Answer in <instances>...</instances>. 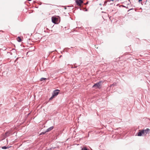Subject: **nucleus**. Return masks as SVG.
Wrapping results in <instances>:
<instances>
[{
  "instance_id": "obj_1",
  "label": "nucleus",
  "mask_w": 150,
  "mask_h": 150,
  "mask_svg": "<svg viewBox=\"0 0 150 150\" xmlns=\"http://www.w3.org/2000/svg\"><path fill=\"white\" fill-rule=\"evenodd\" d=\"M101 81H99V82L95 83L93 86V88L97 89L98 88L99 89L101 88Z\"/></svg>"
},
{
  "instance_id": "obj_2",
  "label": "nucleus",
  "mask_w": 150,
  "mask_h": 150,
  "mask_svg": "<svg viewBox=\"0 0 150 150\" xmlns=\"http://www.w3.org/2000/svg\"><path fill=\"white\" fill-rule=\"evenodd\" d=\"M76 5L79 6H81V4L83 3V1L82 0H76Z\"/></svg>"
},
{
  "instance_id": "obj_3",
  "label": "nucleus",
  "mask_w": 150,
  "mask_h": 150,
  "mask_svg": "<svg viewBox=\"0 0 150 150\" xmlns=\"http://www.w3.org/2000/svg\"><path fill=\"white\" fill-rule=\"evenodd\" d=\"M60 90L58 89H56L52 93V95L54 97L57 96L59 93Z\"/></svg>"
},
{
  "instance_id": "obj_4",
  "label": "nucleus",
  "mask_w": 150,
  "mask_h": 150,
  "mask_svg": "<svg viewBox=\"0 0 150 150\" xmlns=\"http://www.w3.org/2000/svg\"><path fill=\"white\" fill-rule=\"evenodd\" d=\"M52 22L54 23H56L57 21V18L54 17H52Z\"/></svg>"
},
{
  "instance_id": "obj_5",
  "label": "nucleus",
  "mask_w": 150,
  "mask_h": 150,
  "mask_svg": "<svg viewBox=\"0 0 150 150\" xmlns=\"http://www.w3.org/2000/svg\"><path fill=\"white\" fill-rule=\"evenodd\" d=\"M144 132L145 135L146 134H149L150 132V129L149 128H146L145 129H144Z\"/></svg>"
},
{
  "instance_id": "obj_6",
  "label": "nucleus",
  "mask_w": 150,
  "mask_h": 150,
  "mask_svg": "<svg viewBox=\"0 0 150 150\" xmlns=\"http://www.w3.org/2000/svg\"><path fill=\"white\" fill-rule=\"evenodd\" d=\"M137 135L138 136H142V130H139V132L137 133Z\"/></svg>"
},
{
  "instance_id": "obj_7",
  "label": "nucleus",
  "mask_w": 150,
  "mask_h": 150,
  "mask_svg": "<svg viewBox=\"0 0 150 150\" xmlns=\"http://www.w3.org/2000/svg\"><path fill=\"white\" fill-rule=\"evenodd\" d=\"M53 128L54 127L53 126L51 127H50L49 128L47 129V130H46V132H48L50 131L51 130L53 129Z\"/></svg>"
},
{
  "instance_id": "obj_8",
  "label": "nucleus",
  "mask_w": 150,
  "mask_h": 150,
  "mask_svg": "<svg viewBox=\"0 0 150 150\" xmlns=\"http://www.w3.org/2000/svg\"><path fill=\"white\" fill-rule=\"evenodd\" d=\"M10 133L9 132H6L5 134V137H7L10 136Z\"/></svg>"
},
{
  "instance_id": "obj_9",
  "label": "nucleus",
  "mask_w": 150,
  "mask_h": 150,
  "mask_svg": "<svg viewBox=\"0 0 150 150\" xmlns=\"http://www.w3.org/2000/svg\"><path fill=\"white\" fill-rule=\"evenodd\" d=\"M17 41L19 42H21L22 41V39L21 37H18L17 38Z\"/></svg>"
},
{
  "instance_id": "obj_10",
  "label": "nucleus",
  "mask_w": 150,
  "mask_h": 150,
  "mask_svg": "<svg viewBox=\"0 0 150 150\" xmlns=\"http://www.w3.org/2000/svg\"><path fill=\"white\" fill-rule=\"evenodd\" d=\"M116 85H117V83L115 82H114L113 84L111 85L110 86V87H111L112 86H116Z\"/></svg>"
},
{
  "instance_id": "obj_11",
  "label": "nucleus",
  "mask_w": 150,
  "mask_h": 150,
  "mask_svg": "<svg viewBox=\"0 0 150 150\" xmlns=\"http://www.w3.org/2000/svg\"><path fill=\"white\" fill-rule=\"evenodd\" d=\"M8 147H6V146H2L1 147V148L3 149H8Z\"/></svg>"
},
{
  "instance_id": "obj_12",
  "label": "nucleus",
  "mask_w": 150,
  "mask_h": 150,
  "mask_svg": "<svg viewBox=\"0 0 150 150\" xmlns=\"http://www.w3.org/2000/svg\"><path fill=\"white\" fill-rule=\"evenodd\" d=\"M142 135H145V132H144V129H142Z\"/></svg>"
},
{
  "instance_id": "obj_13",
  "label": "nucleus",
  "mask_w": 150,
  "mask_h": 150,
  "mask_svg": "<svg viewBox=\"0 0 150 150\" xmlns=\"http://www.w3.org/2000/svg\"><path fill=\"white\" fill-rule=\"evenodd\" d=\"M81 150H88V149L86 147H84L82 148Z\"/></svg>"
},
{
  "instance_id": "obj_14",
  "label": "nucleus",
  "mask_w": 150,
  "mask_h": 150,
  "mask_svg": "<svg viewBox=\"0 0 150 150\" xmlns=\"http://www.w3.org/2000/svg\"><path fill=\"white\" fill-rule=\"evenodd\" d=\"M54 96H53L52 95V96L49 99V100H52V99H53L54 98Z\"/></svg>"
},
{
  "instance_id": "obj_15",
  "label": "nucleus",
  "mask_w": 150,
  "mask_h": 150,
  "mask_svg": "<svg viewBox=\"0 0 150 150\" xmlns=\"http://www.w3.org/2000/svg\"><path fill=\"white\" fill-rule=\"evenodd\" d=\"M46 79V78H41L40 79V81H42V79H43L44 80H45Z\"/></svg>"
},
{
  "instance_id": "obj_16",
  "label": "nucleus",
  "mask_w": 150,
  "mask_h": 150,
  "mask_svg": "<svg viewBox=\"0 0 150 150\" xmlns=\"http://www.w3.org/2000/svg\"><path fill=\"white\" fill-rule=\"evenodd\" d=\"M46 131L45 132H42L41 134H40V135H41V134H45V133L46 132Z\"/></svg>"
},
{
  "instance_id": "obj_17",
  "label": "nucleus",
  "mask_w": 150,
  "mask_h": 150,
  "mask_svg": "<svg viewBox=\"0 0 150 150\" xmlns=\"http://www.w3.org/2000/svg\"><path fill=\"white\" fill-rule=\"evenodd\" d=\"M142 0H139L138 1L139 3H141L142 5H143L142 1Z\"/></svg>"
},
{
  "instance_id": "obj_18",
  "label": "nucleus",
  "mask_w": 150,
  "mask_h": 150,
  "mask_svg": "<svg viewBox=\"0 0 150 150\" xmlns=\"http://www.w3.org/2000/svg\"><path fill=\"white\" fill-rule=\"evenodd\" d=\"M107 2H108V1H105V2H104V4H103V6H106V4Z\"/></svg>"
},
{
  "instance_id": "obj_19",
  "label": "nucleus",
  "mask_w": 150,
  "mask_h": 150,
  "mask_svg": "<svg viewBox=\"0 0 150 150\" xmlns=\"http://www.w3.org/2000/svg\"><path fill=\"white\" fill-rule=\"evenodd\" d=\"M134 9V8H131V9H129V10H128L127 11V12H129L131 10H133Z\"/></svg>"
},
{
  "instance_id": "obj_20",
  "label": "nucleus",
  "mask_w": 150,
  "mask_h": 150,
  "mask_svg": "<svg viewBox=\"0 0 150 150\" xmlns=\"http://www.w3.org/2000/svg\"><path fill=\"white\" fill-rule=\"evenodd\" d=\"M52 148H49V149H47V150H52Z\"/></svg>"
},
{
  "instance_id": "obj_21",
  "label": "nucleus",
  "mask_w": 150,
  "mask_h": 150,
  "mask_svg": "<svg viewBox=\"0 0 150 150\" xmlns=\"http://www.w3.org/2000/svg\"><path fill=\"white\" fill-rule=\"evenodd\" d=\"M88 1H87V2H86L85 4V5L87 4H88Z\"/></svg>"
},
{
  "instance_id": "obj_22",
  "label": "nucleus",
  "mask_w": 150,
  "mask_h": 150,
  "mask_svg": "<svg viewBox=\"0 0 150 150\" xmlns=\"http://www.w3.org/2000/svg\"><path fill=\"white\" fill-rule=\"evenodd\" d=\"M122 6H123V7H125H125H126V6H123V5H122Z\"/></svg>"
},
{
  "instance_id": "obj_23",
  "label": "nucleus",
  "mask_w": 150,
  "mask_h": 150,
  "mask_svg": "<svg viewBox=\"0 0 150 150\" xmlns=\"http://www.w3.org/2000/svg\"><path fill=\"white\" fill-rule=\"evenodd\" d=\"M127 8H128V7H126Z\"/></svg>"
},
{
  "instance_id": "obj_24",
  "label": "nucleus",
  "mask_w": 150,
  "mask_h": 150,
  "mask_svg": "<svg viewBox=\"0 0 150 150\" xmlns=\"http://www.w3.org/2000/svg\"><path fill=\"white\" fill-rule=\"evenodd\" d=\"M1 31H2L3 32H4L3 31H2V30H1Z\"/></svg>"
},
{
  "instance_id": "obj_25",
  "label": "nucleus",
  "mask_w": 150,
  "mask_h": 150,
  "mask_svg": "<svg viewBox=\"0 0 150 150\" xmlns=\"http://www.w3.org/2000/svg\"><path fill=\"white\" fill-rule=\"evenodd\" d=\"M66 49H69V48H67Z\"/></svg>"
},
{
  "instance_id": "obj_26",
  "label": "nucleus",
  "mask_w": 150,
  "mask_h": 150,
  "mask_svg": "<svg viewBox=\"0 0 150 150\" xmlns=\"http://www.w3.org/2000/svg\"><path fill=\"white\" fill-rule=\"evenodd\" d=\"M102 13H104V12H103V11H102Z\"/></svg>"
}]
</instances>
